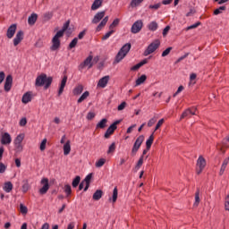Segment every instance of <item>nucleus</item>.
<instances>
[{"mask_svg":"<svg viewBox=\"0 0 229 229\" xmlns=\"http://www.w3.org/2000/svg\"><path fill=\"white\" fill-rule=\"evenodd\" d=\"M28 121L26 120V118H21L20 121V126H26Z\"/></svg>","mask_w":229,"mask_h":229,"instance_id":"nucleus-62","label":"nucleus"},{"mask_svg":"<svg viewBox=\"0 0 229 229\" xmlns=\"http://www.w3.org/2000/svg\"><path fill=\"white\" fill-rule=\"evenodd\" d=\"M225 10H226V6L223 5L220 6L219 8L216 9L214 11V15H219L220 13H223V12H225Z\"/></svg>","mask_w":229,"mask_h":229,"instance_id":"nucleus-39","label":"nucleus"},{"mask_svg":"<svg viewBox=\"0 0 229 229\" xmlns=\"http://www.w3.org/2000/svg\"><path fill=\"white\" fill-rule=\"evenodd\" d=\"M78 44V38H74L72 42L69 44V49H73V47H76Z\"/></svg>","mask_w":229,"mask_h":229,"instance_id":"nucleus-44","label":"nucleus"},{"mask_svg":"<svg viewBox=\"0 0 229 229\" xmlns=\"http://www.w3.org/2000/svg\"><path fill=\"white\" fill-rule=\"evenodd\" d=\"M144 0H131V8H135L139 6Z\"/></svg>","mask_w":229,"mask_h":229,"instance_id":"nucleus-42","label":"nucleus"},{"mask_svg":"<svg viewBox=\"0 0 229 229\" xmlns=\"http://www.w3.org/2000/svg\"><path fill=\"white\" fill-rule=\"evenodd\" d=\"M71 25V21H67L64 25L61 30L57 31L56 34L52 38V46L50 47L51 51H57L60 49V38L64 37V33H65L66 30H69V26Z\"/></svg>","mask_w":229,"mask_h":229,"instance_id":"nucleus-1","label":"nucleus"},{"mask_svg":"<svg viewBox=\"0 0 229 229\" xmlns=\"http://www.w3.org/2000/svg\"><path fill=\"white\" fill-rule=\"evenodd\" d=\"M142 164H144V156H140V159L138 160V163L136 164L135 169L139 171V169L142 167Z\"/></svg>","mask_w":229,"mask_h":229,"instance_id":"nucleus-35","label":"nucleus"},{"mask_svg":"<svg viewBox=\"0 0 229 229\" xmlns=\"http://www.w3.org/2000/svg\"><path fill=\"white\" fill-rule=\"evenodd\" d=\"M38 19V15L35 13H31L30 16V26H34L35 22H37Z\"/></svg>","mask_w":229,"mask_h":229,"instance_id":"nucleus-26","label":"nucleus"},{"mask_svg":"<svg viewBox=\"0 0 229 229\" xmlns=\"http://www.w3.org/2000/svg\"><path fill=\"white\" fill-rule=\"evenodd\" d=\"M144 26V22H142V20H138L136 21L131 28V31L135 35L137 33H140V31L142 30Z\"/></svg>","mask_w":229,"mask_h":229,"instance_id":"nucleus-9","label":"nucleus"},{"mask_svg":"<svg viewBox=\"0 0 229 229\" xmlns=\"http://www.w3.org/2000/svg\"><path fill=\"white\" fill-rule=\"evenodd\" d=\"M199 190H197L196 193H195V202L193 204L194 207H198L199 205Z\"/></svg>","mask_w":229,"mask_h":229,"instance_id":"nucleus-40","label":"nucleus"},{"mask_svg":"<svg viewBox=\"0 0 229 229\" xmlns=\"http://www.w3.org/2000/svg\"><path fill=\"white\" fill-rule=\"evenodd\" d=\"M146 80H148V76H146V74H143L140 77H139L136 80V87H139V85H142V83H144V81H146Z\"/></svg>","mask_w":229,"mask_h":229,"instance_id":"nucleus-28","label":"nucleus"},{"mask_svg":"<svg viewBox=\"0 0 229 229\" xmlns=\"http://www.w3.org/2000/svg\"><path fill=\"white\" fill-rule=\"evenodd\" d=\"M53 83V77H47L46 73H42L36 79V87H44L45 90H47Z\"/></svg>","mask_w":229,"mask_h":229,"instance_id":"nucleus-3","label":"nucleus"},{"mask_svg":"<svg viewBox=\"0 0 229 229\" xmlns=\"http://www.w3.org/2000/svg\"><path fill=\"white\" fill-rule=\"evenodd\" d=\"M187 56H189V53H186L184 55H182L181 57H179L176 61L177 64H180V62H182V60H185V58H187Z\"/></svg>","mask_w":229,"mask_h":229,"instance_id":"nucleus-59","label":"nucleus"},{"mask_svg":"<svg viewBox=\"0 0 229 229\" xmlns=\"http://www.w3.org/2000/svg\"><path fill=\"white\" fill-rule=\"evenodd\" d=\"M169 30H171V27L169 25L163 30V37L167 36V33H169Z\"/></svg>","mask_w":229,"mask_h":229,"instance_id":"nucleus-56","label":"nucleus"},{"mask_svg":"<svg viewBox=\"0 0 229 229\" xmlns=\"http://www.w3.org/2000/svg\"><path fill=\"white\" fill-rule=\"evenodd\" d=\"M206 165H207V160L203 158V156H199L197 160V168H196L197 174H201Z\"/></svg>","mask_w":229,"mask_h":229,"instance_id":"nucleus-7","label":"nucleus"},{"mask_svg":"<svg viewBox=\"0 0 229 229\" xmlns=\"http://www.w3.org/2000/svg\"><path fill=\"white\" fill-rule=\"evenodd\" d=\"M23 38H24V31L19 30V31L16 33L15 38H13V46H14V47H17V45H18L20 42H22Z\"/></svg>","mask_w":229,"mask_h":229,"instance_id":"nucleus-12","label":"nucleus"},{"mask_svg":"<svg viewBox=\"0 0 229 229\" xmlns=\"http://www.w3.org/2000/svg\"><path fill=\"white\" fill-rule=\"evenodd\" d=\"M191 115H196V111H192V109L188 108L182 114L180 121H182V119H185V117H191Z\"/></svg>","mask_w":229,"mask_h":229,"instance_id":"nucleus-17","label":"nucleus"},{"mask_svg":"<svg viewBox=\"0 0 229 229\" xmlns=\"http://www.w3.org/2000/svg\"><path fill=\"white\" fill-rule=\"evenodd\" d=\"M92 55H89V57H87L84 62L80 64V69H83L84 67H89V69H92Z\"/></svg>","mask_w":229,"mask_h":229,"instance_id":"nucleus-14","label":"nucleus"},{"mask_svg":"<svg viewBox=\"0 0 229 229\" xmlns=\"http://www.w3.org/2000/svg\"><path fill=\"white\" fill-rule=\"evenodd\" d=\"M114 33H115V30H110V31H108L102 37V40H108V38H110V37H112Z\"/></svg>","mask_w":229,"mask_h":229,"instance_id":"nucleus-37","label":"nucleus"},{"mask_svg":"<svg viewBox=\"0 0 229 229\" xmlns=\"http://www.w3.org/2000/svg\"><path fill=\"white\" fill-rule=\"evenodd\" d=\"M158 47H160V39H156L150 43L147 49L144 51V56H149V55L155 53Z\"/></svg>","mask_w":229,"mask_h":229,"instance_id":"nucleus-5","label":"nucleus"},{"mask_svg":"<svg viewBox=\"0 0 229 229\" xmlns=\"http://www.w3.org/2000/svg\"><path fill=\"white\" fill-rule=\"evenodd\" d=\"M225 208L229 212V195H227L225 198Z\"/></svg>","mask_w":229,"mask_h":229,"instance_id":"nucleus-57","label":"nucleus"},{"mask_svg":"<svg viewBox=\"0 0 229 229\" xmlns=\"http://www.w3.org/2000/svg\"><path fill=\"white\" fill-rule=\"evenodd\" d=\"M22 191L23 192H28V191H30V182L28 179L22 181Z\"/></svg>","mask_w":229,"mask_h":229,"instance_id":"nucleus-32","label":"nucleus"},{"mask_svg":"<svg viewBox=\"0 0 229 229\" xmlns=\"http://www.w3.org/2000/svg\"><path fill=\"white\" fill-rule=\"evenodd\" d=\"M120 20L114 19L112 24L109 26V30H114V28H116V26H119Z\"/></svg>","mask_w":229,"mask_h":229,"instance_id":"nucleus-45","label":"nucleus"},{"mask_svg":"<svg viewBox=\"0 0 229 229\" xmlns=\"http://www.w3.org/2000/svg\"><path fill=\"white\" fill-rule=\"evenodd\" d=\"M22 140H24V134H20L15 138L14 144H22Z\"/></svg>","mask_w":229,"mask_h":229,"instance_id":"nucleus-38","label":"nucleus"},{"mask_svg":"<svg viewBox=\"0 0 229 229\" xmlns=\"http://www.w3.org/2000/svg\"><path fill=\"white\" fill-rule=\"evenodd\" d=\"M103 5V0H95L91 5V10L96 11L101 8Z\"/></svg>","mask_w":229,"mask_h":229,"instance_id":"nucleus-22","label":"nucleus"},{"mask_svg":"<svg viewBox=\"0 0 229 229\" xmlns=\"http://www.w3.org/2000/svg\"><path fill=\"white\" fill-rule=\"evenodd\" d=\"M5 172H6V165L3 162H0V174H3Z\"/></svg>","mask_w":229,"mask_h":229,"instance_id":"nucleus-52","label":"nucleus"},{"mask_svg":"<svg viewBox=\"0 0 229 229\" xmlns=\"http://www.w3.org/2000/svg\"><path fill=\"white\" fill-rule=\"evenodd\" d=\"M76 223L71 222L70 224H68L67 229H74Z\"/></svg>","mask_w":229,"mask_h":229,"instance_id":"nucleus-64","label":"nucleus"},{"mask_svg":"<svg viewBox=\"0 0 229 229\" xmlns=\"http://www.w3.org/2000/svg\"><path fill=\"white\" fill-rule=\"evenodd\" d=\"M123 108H126V102H122L121 105L118 106L117 110L121 112Z\"/></svg>","mask_w":229,"mask_h":229,"instance_id":"nucleus-58","label":"nucleus"},{"mask_svg":"<svg viewBox=\"0 0 229 229\" xmlns=\"http://www.w3.org/2000/svg\"><path fill=\"white\" fill-rule=\"evenodd\" d=\"M14 148L16 153H21L22 151V143H14Z\"/></svg>","mask_w":229,"mask_h":229,"instance_id":"nucleus-47","label":"nucleus"},{"mask_svg":"<svg viewBox=\"0 0 229 229\" xmlns=\"http://www.w3.org/2000/svg\"><path fill=\"white\" fill-rule=\"evenodd\" d=\"M40 183L43 186L39 189L38 192L41 196H44V194H47V191H49V179L43 178Z\"/></svg>","mask_w":229,"mask_h":229,"instance_id":"nucleus-8","label":"nucleus"},{"mask_svg":"<svg viewBox=\"0 0 229 229\" xmlns=\"http://www.w3.org/2000/svg\"><path fill=\"white\" fill-rule=\"evenodd\" d=\"M119 194V191L117 190V187H114L113 191V197L109 199V201H112L113 203H115L117 201V196Z\"/></svg>","mask_w":229,"mask_h":229,"instance_id":"nucleus-31","label":"nucleus"},{"mask_svg":"<svg viewBox=\"0 0 229 229\" xmlns=\"http://www.w3.org/2000/svg\"><path fill=\"white\" fill-rule=\"evenodd\" d=\"M46 144H47V139H44L41 141V144H40V147H39L40 151H45L46 150Z\"/></svg>","mask_w":229,"mask_h":229,"instance_id":"nucleus-48","label":"nucleus"},{"mask_svg":"<svg viewBox=\"0 0 229 229\" xmlns=\"http://www.w3.org/2000/svg\"><path fill=\"white\" fill-rule=\"evenodd\" d=\"M1 144H3L4 146H6L7 144H12V136H10V133L4 132V134H2Z\"/></svg>","mask_w":229,"mask_h":229,"instance_id":"nucleus-13","label":"nucleus"},{"mask_svg":"<svg viewBox=\"0 0 229 229\" xmlns=\"http://www.w3.org/2000/svg\"><path fill=\"white\" fill-rule=\"evenodd\" d=\"M108 81H110V76L106 75L98 81V87H101V89H105V87L108 85Z\"/></svg>","mask_w":229,"mask_h":229,"instance_id":"nucleus-15","label":"nucleus"},{"mask_svg":"<svg viewBox=\"0 0 229 229\" xmlns=\"http://www.w3.org/2000/svg\"><path fill=\"white\" fill-rule=\"evenodd\" d=\"M20 212L23 216H26V214H28V208L26 206H24L23 204H20Z\"/></svg>","mask_w":229,"mask_h":229,"instance_id":"nucleus-43","label":"nucleus"},{"mask_svg":"<svg viewBox=\"0 0 229 229\" xmlns=\"http://www.w3.org/2000/svg\"><path fill=\"white\" fill-rule=\"evenodd\" d=\"M90 96V92L89 91H85L77 100V103H83V101H85V99H87V98H89Z\"/></svg>","mask_w":229,"mask_h":229,"instance_id":"nucleus-30","label":"nucleus"},{"mask_svg":"<svg viewBox=\"0 0 229 229\" xmlns=\"http://www.w3.org/2000/svg\"><path fill=\"white\" fill-rule=\"evenodd\" d=\"M65 85H67V75H64L61 81L59 90H58V96H62V94H64V89H65Z\"/></svg>","mask_w":229,"mask_h":229,"instance_id":"nucleus-16","label":"nucleus"},{"mask_svg":"<svg viewBox=\"0 0 229 229\" xmlns=\"http://www.w3.org/2000/svg\"><path fill=\"white\" fill-rule=\"evenodd\" d=\"M13 189V184H12V182H7L4 183V191L5 192H12Z\"/></svg>","mask_w":229,"mask_h":229,"instance_id":"nucleus-29","label":"nucleus"},{"mask_svg":"<svg viewBox=\"0 0 229 229\" xmlns=\"http://www.w3.org/2000/svg\"><path fill=\"white\" fill-rule=\"evenodd\" d=\"M101 198H103V191L101 190H97L93 194L94 201H99Z\"/></svg>","mask_w":229,"mask_h":229,"instance_id":"nucleus-23","label":"nucleus"},{"mask_svg":"<svg viewBox=\"0 0 229 229\" xmlns=\"http://www.w3.org/2000/svg\"><path fill=\"white\" fill-rule=\"evenodd\" d=\"M171 51H173V47H169L168 48H166L165 51H163L161 56L165 57L167 56V55H169V53H171Z\"/></svg>","mask_w":229,"mask_h":229,"instance_id":"nucleus-50","label":"nucleus"},{"mask_svg":"<svg viewBox=\"0 0 229 229\" xmlns=\"http://www.w3.org/2000/svg\"><path fill=\"white\" fill-rule=\"evenodd\" d=\"M155 123H157V117L151 118V119L148 122V128H151V126H153V124H155Z\"/></svg>","mask_w":229,"mask_h":229,"instance_id":"nucleus-53","label":"nucleus"},{"mask_svg":"<svg viewBox=\"0 0 229 229\" xmlns=\"http://www.w3.org/2000/svg\"><path fill=\"white\" fill-rule=\"evenodd\" d=\"M198 26H201L200 21H198V22L194 23L193 25L187 27L186 30L189 31V30H194L196 28H198Z\"/></svg>","mask_w":229,"mask_h":229,"instance_id":"nucleus-49","label":"nucleus"},{"mask_svg":"<svg viewBox=\"0 0 229 229\" xmlns=\"http://www.w3.org/2000/svg\"><path fill=\"white\" fill-rule=\"evenodd\" d=\"M106 13V12L102 11V12L97 13L94 15L91 22H92V24H98L96 28V31H101V30H103V28H105V26H106L109 17L105 16Z\"/></svg>","mask_w":229,"mask_h":229,"instance_id":"nucleus-2","label":"nucleus"},{"mask_svg":"<svg viewBox=\"0 0 229 229\" xmlns=\"http://www.w3.org/2000/svg\"><path fill=\"white\" fill-rule=\"evenodd\" d=\"M196 13V10L194 9H190V12L186 13V17H192Z\"/></svg>","mask_w":229,"mask_h":229,"instance_id":"nucleus-60","label":"nucleus"},{"mask_svg":"<svg viewBox=\"0 0 229 229\" xmlns=\"http://www.w3.org/2000/svg\"><path fill=\"white\" fill-rule=\"evenodd\" d=\"M149 31H157L158 30V23L157 21H151L147 25Z\"/></svg>","mask_w":229,"mask_h":229,"instance_id":"nucleus-21","label":"nucleus"},{"mask_svg":"<svg viewBox=\"0 0 229 229\" xmlns=\"http://www.w3.org/2000/svg\"><path fill=\"white\" fill-rule=\"evenodd\" d=\"M52 18H53V13H45V19H47V21L51 20Z\"/></svg>","mask_w":229,"mask_h":229,"instance_id":"nucleus-63","label":"nucleus"},{"mask_svg":"<svg viewBox=\"0 0 229 229\" xmlns=\"http://www.w3.org/2000/svg\"><path fill=\"white\" fill-rule=\"evenodd\" d=\"M15 31H17V24L13 23L9 26L6 32L7 38H13V36L15 35Z\"/></svg>","mask_w":229,"mask_h":229,"instance_id":"nucleus-11","label":"nucleus"},{"mask_svg":"<svg viewBox=\"0 0 229 229\" xmlns=\"http://www.w3.org/2000/svg\"><path fill=\"white\" fill-rule=\"evenodd\" d=\"M71 153V140H67L64 145V155L67 156Z\"/></svg>","mask_w":229,"mask_h":229,"instance_id":"nucleus-24","label":"nucleus"},{"mask_svg":"<svg viewBox=\"0 0 229 229\" xmlns=\"http://www.w3.org/2000/svg\"><path fill=\"white\" fill-rule=\"evenodd\" d=\"M142 142H144V135H140L136 139L131 152V157H135V155H137V151L140 149V146H142Z\"/></svg>","mask_w":229,"mask_h":229,"instance_id":"nucleus-6","label":"nucleus"},{"mask_svg":"<svg viewBox=\"0 0 229 229\" xmlns=\"http://www.w3.org/2000/svg\"><path fill=\"white\" fill-rule=\"evenodd\" d=\"M21 102L24 103V105L30 103V91H27V92L23 95V97H22V98H21Z\"/></svg>","mask_w":229,"mask_h":229,"instance_id":"nucleus-36","label":"nucleus"},{"mask_svg":"<svg viewBox=\"0 0 229 229\" xmlns=\"http://www.w3.org/2000/svg\"><path fill=\"white\" fill-rule=\"evenodd\" d=\"M160 6H162V4L158 3L154 5H149L148 8L150 10H158V8H160Z\"/></svg>","mask_w":229,"mask_h":229,"instance_id":"nucleus-54","label":"nucleus"},{"mask_svg":"<svg viewBox=\"0 0 229 229\" xmlns=\"http://www.w3.org/2000/svg\"><path fill=\"white\" fill-rule=\"evenodd\" d=\"M83 84H78L73 89L72 94L73 96H80L83 92Z\"/></svg>","mask_w":229,"mask_h":229,"instance_id":"nucleus-18","label":"nucleus"},{"mask_svg":"<svg viewBox=\"0 0 229 229\" xmlns=\"http://www.w3.org/2000/svg\"><path fill=\"white\" fill-rule=\"evenodd\" d=\"M115 151V142H113L107 150V155H110L111 153H114Z\"/></svg>","mask_w":229,"mask_h":229,"instance_id":"nucleus-46","label":"nucleus"},{"mask_svg":"<svg viewBox=\"0 0 229 229\" xmlns=\"http://www.w3.org/2000/svg\"><path fill=\"white\" fill-rule=\"evenodd\" d=\"M164 123H165L164 118L160 119V120L157 122V125H156V127H155V131H157V130H158V129L162 126V124H164Z\"/></svg>","mask_w":229,"mask_h":229,"instance_id":"nucleus-51","label":"nucleus"},{"mask_svg":"<svg viewBox=\"0 0 229 229\" xmlns=\"http://www.w3.org/2000/svg\"><path fill=\"white\" fill-rule=\"evenodd\" d=\"M80 182H81V177H80L79 175H77L72 182V185L73 187V189H76V187H78V185H80Z\"/></svg>","mask_w":229,"mask_h":229,"instance_id":"nucleus-33","label":"nucleus"},{"mask_svg":"<svg viewBox=\"0 0 229 229\" xmlns=\"http://www.w3.org/2000/svg\"><path fill=\"white\" fill-rule=\"evenodd\" d=\"M106 123H108V120L106 118H103L96 126L97 130L101 129L103 130L104 128H106Z\"/></svg>","mask_w":229,"mask_h":229,"instance_id":"nucleus-25","label":"nucleus"},{"mask_svg":"<svg viewBox=\"0 0 229 229\" xmlns=\"http://www.w3.org/2000/svg\"><path fill=\"white\" fill-rule=\"evenodd\" d=\"M64 192L66 196H71V194L72 193V189L71 188V185L69 184L64 185Z\"/></svg>","mask_w":229,"mask_h":229,"instance_id":"nucleus-41","label":"nucleus"},{"mask_svg":"<svg viewBox=\"0 0 229 229\" xmlns=\"http://www.w3.org/2000/svg\"><path fill=\"white\" fill-rule=\"evenodd\" d=\"M105 164H106V159L100 158L95 163V165H96V167H103L105 165Z\"/></svg>","mask_w":229,"mask_h":229,"instance_id":"nucleus-34","label":"nucleus"},{"mask_svg":"<svg viewBox=\"0 0 229 229\" xmlns=\"http://www.w3.org/2000/svg\"><path fill=\"white\" fill-rule=\"evenodd\" d=\"M131 49V44L126 43L125 45H123L115 56L114 64H119V62L124 59L126 57V55L130 53Z\"/></svg>","mask_w":229,"mask_h":229,"instance_id":"nucleus-4","label":"nucleus"},{"mask_svg":"<svg viewBox=\"0 0 229 229\" xmlns=\"http://www.w3.org/2000/svg\"><path fill=\"white\" fill-rule=\"evenodd\" d=\"M13 83V77L12 75H7L4 82V89L5 92H10L12 90V84Z\"/></svg>","mask_w":229,"mask_h":229,"instance_id":"nucleus-10","label":"nucleus"},{"mask_svg":"<svg viewBox=\"0 0 229 229\" xmlns=\"http://www.w3.org/2000/svg\"><path fill=\"white\" fill-rule=\"evenodd\" d=\"M90 180H92V174H89L83 180V182L86 183V186L84 187V192L89 191V187H90Z\"/></svg>","mask_w":229,"mask_h":229,"instance_id":"nucleus-19","label":"nucleus"},{"mask_svg":"<svg viewBox=\"0 0 229 229\" xmlns=\"http://www.w3.org/2000/svg\"><path fill=\"white\" fill-rule=\"evenodd\" d=\"M115 131V125H110L106 133H105V139H110V135H113V133Z\"/></svg>","mask_w":229,"mask_h":229,"instance_id":"nucleus-20","label":"nucleus"},{"mask_svg":"<svg viewBox=\"0 0 229 229\" xmlns=\"http://www.w3.org/2000/svg\"><path fill=\"white\" fill-rule=\"evenodd\" d=\"M87 33V30H82L81 32H80L79 33V35H78V38L80 39V40H81V38H83V37H85V34Z\"/></svg>","mask_w":229,"mask_h":229,"instance_id":"nucleus-61","label":"nucleus"},{"mask_svg":"<svg viewBox=\"0 0 229 229\" xmlns=\"http://www.w3.org/2000/svg\"><path fill=\"white\" fill-rule=\"evenodd\" d=\"M94 117H96V114L95 113H92V112L88 113L87 119L89 121H92V119H94Z\"/></svg>","mask_w":229,"mask_h":229,"instance_id":"nucleus-55","label":"nucleus"},{"mask_svg":"<svg viewBox=\"0 0 229 229\" xmlns=\"http://www.w3.org/2000/svg\"><path fill=\"white\" fill-rule=\"evenodd\" d=\"M154 140H155V136L151 134L146 141V148H148V149H151V146H153Z\"/></svg>","mask_w":229,"mask_h":229,"instance_id":"nucleus-27","label":"nucleus"}]
</instances>
